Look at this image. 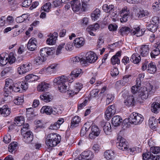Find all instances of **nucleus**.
Listing matches in <instances>:
<instances>
[{"label": "nucleus", "instance_id": "1", "mask_svg": "<svg viewBox=\"0 0 160 160\" xmlns=\"http://www.w3.org/2000/svg\"><path fill=\"white\" fill-rule=\"evenodd\" d=\"M61 140V137L60 135L57 133H51L46 136L45 143L48 147H55L60 143Z\"/></svg>", "mask_w": 160, "mask_h": 160}, {"label": "nucleus", "instance_id": "2", "mask_svg": "<svg viewBox=\"0 0 160 160\" xmlns=\"http://www.w3.org/2000/svg\"><path fill=\"white\" fill-rule=\"evenodd\" d=\"M144 29L140 30L139 27L134 28L133 29L131 30L127 27H123L121 28L120 31L122 35L127 34L131 32L132 35H136L137 37H140L145 32Z\"/></svg>", "mask_w": 160, "mask_h": 160}, {"label": "nucleus", "instance_id": "3", "mask_svg": "<svg viewBox=\"0 0 160 160\" xmlns=\"http://www.w3.org/2000/svg\"><path fill=\"white\" fill-rule=\"evenodd\" d=\"M155 92V90L153 86L150 83H148L146 87L143 88L141 90L139 95L142 99H146L148 98L149 95L152 94Z\"/></svg>", "mask_w": 160, "mask_h": 160}, {"label": "nucleus", "instance_id": "4", "mask_svg": "<svg viewBox=\"0 0 160 160\" xmlns=\"http://www.w3.org/2000/svg\"><path fill=\"white\" fill-rule=\"evenodd\" d=\"M143 120L142 116L136 112L132 113L130 115L128 118V120L130 123L135 125L141 123ZM126 121H128V120L125 119L123 122H126Z\"/></svg>", "mask_w": 160, "mask_h": 160}, {"label": "nucleus", "instance_id": "5", "mask_svg": "<svg viewBox=\"0 0 160 160\" xmlns=\"http://www.w3.org/2000/svg\"><path fill=\"white\" fill-rule=\"evenodd\" d=\"M28 83L27 82H18L14 84L12 88V90L15 92H22L28 88Z\"/></svg>", "mask_w": 160, "mask_h": 160}, {"label": "nucleus", "instance_id": "6", "mask_svg": "<svg viewBox=\"0 0 160 160\" xmlns=\"http://www.w3.org/2000/svg\"><path fill=\"white\" fill-rule=\"evenodd\" d=\"M68 78L66 76L64 78L62 79L61 81H60L58 88L60 92L64 93L68 90Z\"/></svg>", "mask_w": 160, "mask_h": 160}, {"label": "nucleus", "instance_id": "7", "mask_svg": "<svg viewBox=\"0 0 160 160\" xmlns=\"http://www.w3.org/2000/svg\"><path fill=\"white\" fill-rule=\"evenodd\" d=\"M117 140L118 142H117V146L118 148L122 151L127 149V142H126L125 139L118 135Z\"/></svg>", "mask_w": 160, "mask_h": 160}, {"label": "nucleus", "instance_id": "8", "mask_svg": "<svg viewBox=\"0 0 160 160\" xmlns=\"http://www.w3.org/2000/svg\"><path fill=\"white\" fill-rule=\"evenodd\" d=\"M94 153L92 151H85L81 154V158H77L75 160H91L94 158Z\"/></svg>", "mask_w": 160, "mask_h": 160}, {"label": "nucleus", "instance_id": "9", "mask_svg": "<svg viewBox=\"0 0 160 160\" xmlns=\"http://www.w3.org/2000/svg\"><path fill=\"white\" fill-rule=\"evenodd\" d=\"M98 58L96 54L93 52L90 51L88 52L86 54L85 61L90 63H94Z\"/></svg>", "mask_w": 160, "mask_h": 160}, {"label": "nucleus", "instance_id": "10", "mask_svg": "<svg viewBox=\"0 0 160 160\" xmlns=\"http://www.w3.org/2000/svg\"><path fill=\"white\" fill-rule=\"evenodd\" d=\"M116 109L114 105H112L109 106L106 111L105 118L107 120H109L112 116L115 113Z\"/></svg>", "mask_w": 160, "mask_h": 160}, {"label": "nucleus", "instance_id": "11", "mask_svg": "<svg viewBox=\"0 0 160 160\" xmlns=\"http://www.w3.org/2000/svg\"><path fill=\"white\" fill-rule=\"evenodd\" d=\"M58 68V64L56 63L52 64L46 68V73L53 75L55 74Z\"/></svg>", "mask_w": 160, "mask_h": 160}, {"label": "nucleus", "instance_id": "12", "mask_svg": "<svg viewBox=\"0 0 160 160\" xmlns=\"http://www.w3.org/2000/svg\"><path fill=\"white\" fill-rule=\"evenodd\" d=\"M136 97L137 95L135 94L128 96L127 99L124 101V105L128 107L134 105L135 103V98Z\"/></svg>", "mask_w": 160, "mask_h": 160}, {"label": "nucleus", "instance_id": "13", "mask_svg": "<svg viewBox=\"0 0 160 160\" xmlns=\"http://www.w3.org/2000/svg\"><path fill=\"white\" fill-rule=\"evenodd\" d=\"M120 13L121 16H122V18L120 19V22H126L128 20V16L129 14V10L127 9V8L126 7H124L120 11Z\"/></svg>", "mask_w": 160, "mask_h": 160}, {"label": "nucleus", "instance_id": "14", "mask_svg": "<svg viewBox=\"0 0 160 160\" xmlns=\"http://www.w3.org/2000/svg\"><path fill=\"white\" fill-rule=\"evenodd\" d=\"M23 140L27 143H30L32 141L33 136L32 133L29 131L23 134Z\"/></svg>", "mask_w": 160, "mask_h": 160}, {"label": "nucleus", "instance_id": "15", "mask_svg": "<svg viewBox=\"0 0 160 160\" xmlns=\"http://www.w3.org/2000/svg\"><path fill=\"white\" fill-rule=\"evenodd\" d=\"M82 85L79 83H76L73 89L68 90L69 94L72 96L77 94L82 88Z\"/></svg>", "mask_w": 160, "mask_h": 160}, {"label": "nucleus", "instance_id": "16", "mask_svg": "<svg viewBox=\"0 0 160 160\" xmlns=\"http://www.w3.org/2000/svg\"><path fill=\"white\" fill-rule=\"evenodd\" d=\"M91 132L89 135V137L91 139H93L99 135L100 133V130L97 126L93 125L91 128Z\"/></svg>", "mask_w": 160, "mask_h": 160}, {"label": "nucleus", "instance_id": "17", "mask_svg": "<svg viewBox=\"0 0 160 160\" xmlns=\"http://www.w3.org/2000/svg\"><path fill=\"white\" fill-rule=\"evenodd\" d=\"M53 48L45 47L41 49L40 53V55L43 57H48V55H51L52 53Z\"/></svg>", "mask_w": 160, "mask_h": 160}, {"label": "nucleus", "instance_id": "18", "mask_svg": "<svg viewBox=\"0 0 160 160\" xmlns=\"http://www.w3.org/2000/svg\"><path fill=\"white\" fill-rule=\"evenodd\" d=\"M85 43L84 39L82 37L77 38L73 41V46L76 48H79L83 46Z\"/></svg>", "mask_w": 160, "mask_h": 160}, {"label": "nucleus", "instance_id": "19", "mask_svg": "<svg viewBox=\"0 0 160 160\" xmlns=\"http://www.w3.org/2000/svg\"><path fill=\"white\" fill-rule=\"evenodd\" d=\"M70 4L74 12L78 11L81 8V4L78 0H73L71 2Z\"/></svg>", "mask_w": 160, "mask_h": 160}, {"label": "nucleus", "instance_id": "20", "mask_svg": "<svg viewBox=\"0 0 160 160\" xmlns=\"http://www.w3.org/2000/svg\"><path fill=\"white\" fill-rule=\"evenodd\" d=\"M80 121V118L78 116L73 117L71 121L70 128H73L78 126Z\"/></svg>", "mask_w": 160, "mask_h": 160}, {"label": "nucleus", "instance_id": "21", "mask_svg": "<svg viewBox=\"0 0 160 160\" xmlns=\"http://www.w3.org/2000/svg\"><path fill=\"white\" fill-rule=\"evenodd\" d=\"M37 41L35 39H30L28 43L27 47L28 49L31 51H34L37 48Z\"/></svg>", "mask_w": 160, "mask_h": 160}, {"label": "nucleus", "instance_id": "22", "mask_svg": "<svg viewBox=\"0 0 160 160\" xmlns=\"http://www.w3.org/2000/svg\"><path fill=\"white\" fill-rule=\"evenodd\" d=\"M122 121V119L120 116L118 115L114 116L112 119V123L115 127L119 126Z\"/></svg>", "mask_w": 160, "mask_h": 160}, {"label": "nucleus", "instance_id": "23", "mask_svg": "<svg viewBox=\"0 0 160 160\" xmlns=\"http://www.w3.org/2000/svg\"><path fill=\"white\" fill-rule=\"evenodd\" d=\"M149 51V48L148 45L142 46L140 51V55L142 57H146L148 55Z\"/></svg>", "mask_w": 160, "mask_h": 160}, {"label": "nucleus", "instance_id": "24", "mask_svg": "<svg viewBox=\"0 0 160 160\" xmlns=\"http://www.w3.org/2000/svg\"><path fill=\"white\" fill-rule=\"evenodd\" d=\"M50 86V85L48 83L42 82L38 85L37 90L39 92L44 91L47 90Z\"/></svg>", "mask_w": 160, "mask_h": 160}, {"label": "nucleus", "instance_id": "25", "mask_svg": "<svg viewBox=\"0 0 160 160\" xmlns=\"http://www.w3.org/2000/svg\"><path fill=\"white\" fill-rule=\"evenodd\" d=\"M10 110L7 106H4L2 108H0V114L4 117L7 116L10 113Z\"/></svg>", "mask_w": 160, "mask_h": 160}, {"label": "nucleus", "instance_id": "26", "mask_svg": "<svg viewBox=\"0 0 160 160\" xmlns=\"http://www.w3.org/2000/svg\"><path fill=\"white\" fill-rule=\"evenodd\" d=\"M156 120L154 117H150L149 120V124L150 127L152 129H155L157 127L158 120Z\"/></svg>", "mask_w": 160, "mask_h": 160}, {"label": "nucleus", "instance_id": "27", "mask_svg": "<svg viewBox=\"0 0 160 160\" xmlns=\"http://www.w3.org/2000/svg\"><path fill=\"white\" fill-rule=\"evenodd\" d=\"M114 152L112 150H108L104 153V156L107 160H112L114 158Z\"/></svg>", "mask_w": 160, "mask_h": 160}, {"label": "nucleus", "instance_id": "28", "mask_svg": "<svg viewBox=\"0 0 160 160\" xmlns=\"http://www.w3.org/2000/svg\"><path fill=\"white\" fill-rule=\"evenodd\" d=\"M160 108V102L158 103L157 102H154L152 105L151 110L152 112L157 113L159 111Z\"/></svg>", "mask_w": 160, "mask_h": 160}, {"label": "nucleus", "instance_id": "29", "mask_svg": "<svg viewBox=\"0 0 160 160\" xmlns=\"http://www.w3.org/2000/svg\"><path fill=\"white\" fill-rule=\"evenodd\" d=\"M8 56V54L3 53L0 55V66H2L5 65L7 63V59L8 57H6Z\"/></svg>", "mask_w": 160, "mask_h": 160}, {"label": "nucleus", "instance_id": "30", "mask_svg": "<svg viewBox=\"0 0 160 160\" xmlns=\"http://www.w3.org/2000/svg\"><path fill=\"white\" fill-rule=\"evenodd\" d=\"M24 119L23 116L16 117L14 120V123L17 126H20L24 124Z\"/></svg>", "mask_w": 160, "mask_h": 160}, {"label": "nucleus", "instance_id": "31", "mask_svg": "<svg viewBox=\"0 0 160 160\" xmlns=\"http://www.w3.org/2000/svg\"><path fill=\"white\" fill-rule=\"evenodd\" d=\"M82 73V69L80 68L76 69L73 70L71 73L70 78L72 79H74L77 78Z\"/></svg>", "mask_w": 160, "mask_h": 160}, {"label": "nucleus", "instance_id": "32", "mask_svg": "<svg viewBox=\"0 0 160 160\" xmlns=\"http://www.w3.org/2000/svg\"><path fill=\"white\" fill-rule=\"evenodd\" d=\"M131 61L135 64L138 63L141 60V58L137 53H134L131 56Z\"/></svg>", "mask_w": 160, "mask_h": 160}, {"label": "nucleus", "instance_id": "33", "mask_svg": "<svg viewBox=\"0 0 160 160\" xmlns=\"http://www.w3.org/2000/svg\"><path fill=\"white\" fill-rule=\"evenodd\" d=\"M147 72L150 73H154L156 71V67L154 63L151 62L149 63L148 66Z\"/></svg>", "mask_w": 160, "mask_h": 160}, {"label": "nucleus", "instance_id": "34", "mask_svg": "<svg viewBox=\"0 0 160 160\" xmlns=\"http://www.w3.org/2000/svg\"><path fill=\"white\" fill-rule=\"evenodd\" d=\"M103 130L106 135H109L111 132V125L109 122L105 123L103 127Z\"/></svg>", "mask_w": 160, "mask_h": 160}, {"label": "nucleus", "instance_id": "35", "mask_svg": "<svg viewBox=\"0 0 160 160\" xmlns=\"http://www.w3.org/2000/svg\"><path fill=\"white\" fill-rule=\"evenodd\" d=\"M100 16V11L99 9L97 8L91 14L92 19L95 20L98 19Z\"/></svg>", "mask_w": 160, "mask_h": 160}, {"label": "nucleus", "instance_id": "36", "mask_svg": "<svg viewBox=\"0 0 160 160\" xmlns=\"http://www.w3.org/2000/svg\"><path fill=\"white\" fill-rule=\"evenodd\" d=\"M52 107L49 106H44L42 107L40 112L42 113H45L47 115L51 114Z\"/></svg>", "mask_w": 160, "mask_h": 160}, {"label": "nucleus", "instance_id": "37", "mask_svg": "<svg viewBox=\"0 0 160 160\" xmlns=\"http://www.w3.org/2000/svg\"><path fill=\"white\" fill-rule=\"evenodd\" d=\"M113 8V5H110L108 6L107 4L103 5L102 7V8L104 12L109 13L111 12L114 11Z\"/></svg>", "mask_w": 160, "mask_h": 160}, {"label": "nucleus", "instance_id": "38", "mask_svg": "<svg viewBox=\"0 0 160 160\" xmlns=\"http://www.w3.org/2000/svg\"><path fill=\"white\" fill-rule=\"evenodd\" d=\"M62 110L63 109L62 108H60L59 107L53 108L52 107L51 114H52L55 115L60 114L62 113Z\"/></svg>", "mask_w": 160, "mask_h": 160}, {"label": "nucleus", "instance_id": "39", "mask_svg": "<svg viewBox=\"0 0 160 160\" xmlns=\"http://www.w3.org/2000/svg\"><path fill=\"white\" fill-rule=\"evenodd\" d=\"M12 67H6L2 71L1 73V75L2 78H4L8 73L12 72Z\"/></svg>", "mask_w": 160, "mask_h": 160}, {"label": "nucleus", "instance_id": "40", "mask_svg": "<svg viewBox=\"0 0 160 160\" xmlns=\"http://www.w3.org/2000/svg\"><path fill=\"white\" fill-rule=\"evenodd\" d=\"M40 98L41 100L44 101L45 102H49L51 101V98L50 93L48 92L43 94L42 95H41Z\"/></svg>", "mask_w": 160, "mask_h": 160}, {"label": "nucleus", "instance_id": "41", "mask_svg": "<svg viewBox=\"0 0 160 160\" xmlns=\"http://www.w3.org/2000/svg\"><path fill=\"white\" fill-rule=\"evenodd\" d=\"M72 60L74 63H77L80 62L81 64H86L85 59L82 58H80L78 56L73 57L72 58Z\"/></svg>", "mask_w": 160, "mask_h": 160}, {"label": "nucleus", "instance_id": "42", "mask_svg": "<svg viewBox=\"0 0 160 160\" xmlns=\"http://www.w3.org/2000/svg\"><path fill=\"white\" fill-rule=\"evenodd\" d=\"M6 83L5 85V87L4 88V90H11L12 89V87L11 86V84L12 82V79H7L6 80Z\"/></svg>", "mask_w": 160, "mask_h": 160}, {"label": "nucleus", "instance_id": "43", "mask_svg": "<svg viewBox=\"0 0 160 160\" xmlns=\"http://www.w3.org/2000/svg\"><path fill=\"white\" fill-rule=\"evenodd\" d=\"M131 77L130 75H126L124 76L120 81V84L122 86L126 85L129 81V78Z\"/></svg>", "mask_w": 160, "mask_h": 160}, {"label": "nucleus", "instance_id": "44", "mask_svg": "<svg viewBox=\"0 0 160 160\" xmlns=\"http://www.w3.org/2000/svg\"><path fill=\"white\" fill-rule=\"evenodd\" d=\"M157 28L158 26L156 24H154L153 23L149 24L147 26V29L152 32H155L157 30Z\"/></svg>", "mask_w": 160, "mask_h": 160}, {"label": "nucleus", "instance_id": "45", "mask_svg": "<svg viewBox=\"0 0 160 160\" xmlns=\"http://www.w3.org/2000/svg\"><path fill=\"white\" fill-rule=\"evenodd\" d=\"M160 53V50L158 48H156L152 50L150 53L151 57L152 58H155L156 56H158Z\"/></svg>", "mask_w": 160, "mask_h": 160}, {"label": "nucleus", "instance_id": "46", "mask_svg": "<svg viewBox=\"0 0 160 160\" xmlns=\"http://www.w3.org/2000/svg\"><path fill=\"white\" fill-rule=\"evenodd\" d=\"M46 59V58L45 57H43L41 56H38L35 58L34 62L37 64H40L45 61Z\"/></svg>", "mask_w": 160, "mask_h": 160}, {"label": "nucleus", "instance_id": "47", "mask_svg": "<svg viewBox=\"0 0 160 160\" xmlns=\"http://www.w3.org/2000/svg\"><path fill=\"white\" fill-rule=\"evenodd\" d=\"M106 102L107 105H108L114 99V97L112 94H108L107 95Z\"/></svg>", "mask_w": 160, "mask_h": 160}, {"label": "nucleus", "instance_id": "48", "mask_svg": "<svg viewBox=\"0 0 160 160\" xmlns=\"http://www.w3.org/2000/svg\"><path fill=\"white\" fill-rule=\"evenodd\" d=\"M149 14L148 12L146 11L140 10L137 13V16L138 18H142L148 16Z\"/></svg>", "mask_w": 160, "mask_h": 160}, {"label": "nucleus", "instance_id": "49", "mask_svg": "<svg viewBox=\"0 0 160 160\" xmlns=\"http://www.w3.org/2000/svg\"><path fill=\"white\" fill-rule=\"evenodd\" d=\"M152 156L151 152H148L143 154V159L144 160H151Z\"/></svg>", "mask_w": 160, "mask_h": 160}, {"label": "nucleus", "instance_id": "50", "mask_svg": "<svg viewBox=\"0 0 160 160\" xmlns=\"http://www.w3.org/2000/svg\"><path fill=\"white\" fill-rule=\"evenodd\" d=\"M6 57H8L7 61L10 64H12L15 61V58L13 56V54L10 53L9 55Z\"/></svg>", "mask_w": 160, "mask_h": 160}, {"label": "nucleus", "instance_id": "51", "mask_svg": "<svg viewBox=\"0 0 160 160\" xmlns=\"http://www.w3.org/2000/svg\"><path fill=\"white\" fill-rule=\"evenodd\" d=\"M150 150L151 152L154 154H158L160 152V148L158 147H152L150 148Z\"/></svg>", "mask_w": 160, "mask_h": 160}, {"label": "nucleus", "instance_id": "52", "mask_svg": "<svg viewBox=\"0 0 160 160\" xmlns=\"http://www.w3.org/2000/svg\"><path fill=\"white\" fill-rule=\"evenodd\" d=\"M51 3L50 2L46 3L43 5L42 10L44 11L48 12L51 8Z\"/></svg>", "mask_w": 160, "mask_h": 160}, {"label": "nucleus", "instance_id": "53", "mask_svg": "<svg viewBox=\"0 0 160 160\" xmlns=\"http://www.w3.org/2000/svg\"><path fill=\"white\" fill-rule=\"evenodd\" d=\"M23 101V99L22 97L16 98L14 100V103L17 105H20L22 104Z\"/></svg>", "mask_w": 160, "mask_h": 160}, {"label": "nucleus", "instance_id": "54", "mask_svg": "<svg viewBox=\"0 0 160 160\" xmlns=\"http://www.w3.org/2000/svg\"><path fill=\"white\" fill-rule=\"evenodd\" d=\"M56 38H54L51 36L49 38L47 39L46 42L49 45H52L55 43Z\"/></svg>", "mask_w": 160, "mask_h": 160}, {"label": "nucleus", "instance_id": "55", "mask_svg": "<svg viewBox=\"0 0 160 160\" xmlns=\"http://www.w3.org/2000/svg\"><path fill=\"white\" fill-rule=\"evenodd\" d=\"M112 64L113 65L118 64L120 63V61L118 58L113 56L111 59Z\"/></svg>", "mask_w": 160, "mask_h": 160}, {"label": "nucleus", "instance_id": "56", "mask_svg": "<svg viewBox=\"0 0 160 160\" xmlns=\"http://www.w3.org/2000/svg\"><path fill=\"white\" fill-rule=\"evenodd\" d=\"M139 87L137 86V85H134L132 87L131 89V91L132 94V95L135 94L136 95V94L139 90Z\"/></svg>", "mask_w": 160, "mask_h": 160}, {"label": "nucleus", "instance_id": "57", "mask_svg": "<svg viewBox=\"0 0 160 160\" xmlns=\"http://www.w3.org/2000/svg\"><path fill=\"white\" fill-rule=\"evenodd\" d=\"M65 43L62 42L58 46L56 52V54L58 55L61 53V51L63 46L65 45Z\"/></svg>", "mask_w": 160, "mask_h": 160}, {"label": "nucleus", "instance_id": "58", "mask_svg": "<svg viewBox=\"0 0 160 160\" xmlns=\"http://www.w3.org/2000/svg\"><path fill=\"white\" fill-rule=\"evenodd\" d=\"M17 144L14 142L10 143L8 146V151L9 152H12L14 150L16 149Z\"/></svg>", "mask_w": 160, "mask_h": 160}, {"label": "nucleus", "instance_id": "59", "mask_svg": "<svg viewBox=\"0 0 160 160\" xmlns=\"http://www.w3.org/2000/svg\"><path fill=\"white\" fill-rule=\"evenodd\" d=\"M99 28V24L98 23H96L94 25H92L89 26L87 28L88 30H90L89 29H92L93 31H96Z\"/></svg>", "mask_w": 160, "mask_h": 160}, {"label": "nucleus", "instance_id": "60", "mask_svg": "<svg viewBox=\"0 0 160 160\" xmlns=\"http://www.w3.org/2000/svg\"><path fill=\"white\" fill-rule=\"evenodd\" d=\"M88 23V19L87 17H84L81 20V24L83 26H87Z\"/></svg>", "mask_w": 160, "mask_h": 160}, {"label": "nucleus", "instance_id": "61", "mask_svg": "<svg viewBox=\"0 0 160 160\" xmlns=\"http://www.w3.org/2000/svg\"><path fill=\"white\" fill-rule=\"evenodd\" d=\"M11 141V137L9 134H7L4 137L3 141L6 143L10 142Z\"/></svg>", "mask_w": 160, "mask_h": 160}, {"label": "nucleus", "instance_id": "62", "mask_svg": "<svg viewBox=\"0 0 160 160\" xmlns=\"http://www.w3.org/2000/svg\"><path fill=\"white\" fill-rule=\"evenodd\" d=\"M32 2L31 0H25L22 3V6L24 7H27L31 5Z\"/></svg>", "mask_w": 160, "mask_h": 160}, {"label": "nucleus", "instance_id": "63", "mask_svg": "<svg viewBox=\"0 0 160 160\" xmlns=\"http://www.w3.org/2000/svg\"><path fill=\"white\" fill-rule=\"evenodd\" d=\"M119 74V71L117 68H114L111 71V74L112 77L118 75Z\"/></svg>", "mask_w": 160, "mask_h": 160}, {"label": "nucleus", "instance_id": "64", "mask_svg": "<svg viewBox=\"0 0 160 160\" xmlns=\"http://www.w3.org/2000/svg\"><path fill=\"white\" fill-rule=\"evenodd\" d=\"M18 70L19 74H22L26 73V71L24 69V66H23V65L18 67Z\"/></svg>", "mask_w": 160, "mask_h": 160}]
</instances>
